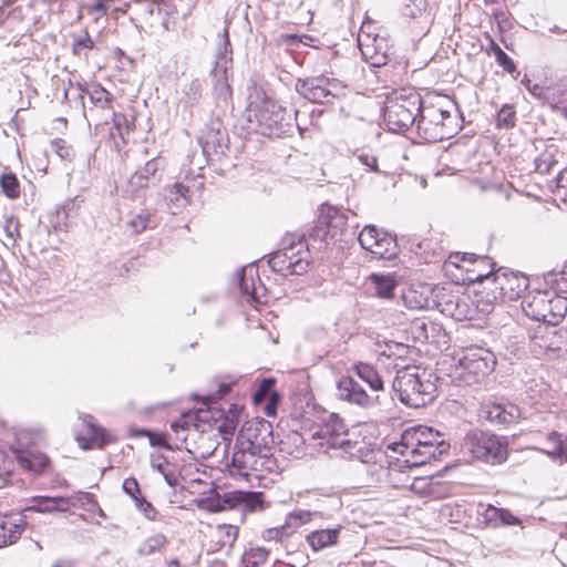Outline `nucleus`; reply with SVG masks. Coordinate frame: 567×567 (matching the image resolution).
I'll return each instance as SVG.
<instances>
[{"instance_id": "f257e3e1", "label": "nucleus", "mask_w": 567, "mask_h": 567, "mask_svg": "<svg viewBox=\"0 0 567 567\" xmlns=\"http://www.w3.org/2000/svg\"><path fill=\"white\" fill-rule=\"evenodd\" d=\"M319 449L332 457L358 458L363 463L372 460L369 444L355 433H351L343 420L337 414H329L312 433Z\"/></svg>"}, {"instance_id": "f03ea898", "label": "nucleus", "mask_w": 567, "mask_h": 567, "mask_svg": "<svg viewBox=\"0 0 567 567\" xmlns=\"http://www.w3.org/2000/svg\"><path fill=\"white\" fill-rule=\"evenodd\" d=\"M449 445L439 432L432 427L417 425L406 429L399 443L392 446L393 452L405 457L409 466H421L441 457Z\"/></svg>"}, {"instance_id": "7ed1b4c3", "label": "nucleus", "mask_w": 567, "mask_h": 567, "mask_svg": "<svg viewBox=\"0 0 567 567\" xmlns=\"http://www.w3.org/2000/svg\"><path fill=\"white\" fill-rule=\"evenodd\" d=\"M436 379L425 369L404 367L398 370L393 389L401 402L411 408H421L430 403L436 393Z\"/></svg>"}, {"instance_id": "20e7f679", "label": "nucleus", "mask_w": 567, "mask_h": 567, "mask_svg": "<svg viewBox=\"0 0 567 567\" xmlns=\"http://www.w3.org/2000/svg\"><path fill=\"white\" fill-rule=\"evenodd\" d=\"M471 282H484L486 291V300L483 303L482 311L488 312L489 307L497 301L516 300L527 289L528 279L522 274L497 271L494 275L477 272L471 269L468 276Z\"/></svg>"}, {"instance_id": "39448f33", "label": "nucleus", "mask_w": 567, "mask_h": 567, "mask_svg": "<svg viewBox=\"0 0 567 567\" xmlns=\"http://www.w3.org/2000/svg\"><path fill=\"white\" fill-rule=\"evenodd\" d=\"M310 251L303 235L287 234L280 248L272 252L268 264L270 268L282 276L303 275L310 267Z\"/></svg>"}, {"instance_id": "423d86ee", "label": "nucleus", "mask_w": 567, "mask_h": 567, "mask_svg": "<svg viewBox=\"0 0 567 567\" xmlns=\"http://www.w3.org/2000/svg\"><path fill=\"white\" fill-rule=\"evenodd\" d=\"M296 112L279 105L276 101L264 96L260 101H250L249 117L254 116L260 133L268 137H284L293 130Z\"/></svg>"}, {"instance_id": "0eeeda50", "label": "nucleus", "mask_w": 567, "mask_h": 567, "mask_svg": "<svg viewBox=\"0 0 567 567\" xmlns=\"http://www.w3.org/2000/svg\"><path fill=\"white\" fill-rule=\"evenodd\" d=\"M421 95L411 89H402L389 96L384 107L386 127L396 133L416 125L421 110Z\"/></svg>"}, {"instance_id": "6e6552de", "label": "nucleus", "mask_w": 567, "mask_h": 567, "mask_svg": "<svg viewBox=\"0 0 567 567\" xmlns=\"http://www.w3.org/2000/svg\"><path fill=\"white\" fill-rule=\"evenodd\" d=\"M457 128L456 116L450 111L433 104L421 103L416 130L422 140L429 143L447 140L454 136Z\"/></svg>"}, {"instance_id": "1a4fd4ad", "label": "nucleus", "mask_w": 567, "mask_h": 567, "mask_svg": "<svg viewBox=\"0 0 567 567\" xmlns=\"http://www.w3.org/2000/svg\"><path fill=\"white\" fill-rule=\"evenodd\" d=\"M496 363L494 354L481 347L464 349L453 368V377L465 385L478 383L488 375Z\"/></svg>"}, {"instance_id": "9d476101", "label": "nucleus", "mask_w": 567, "mask_h": 567, "mask_svg": "<svg viewBox=\"0 0 567 567\" xmlns=\"http://www.w3.org/2000/svg\"><path fill=\"white\" fill-rule=\"evenodd\" d=\"M527 317L546 324H557L567 312V298L555 291L539 290L528 293L522 303Z\"/></svg>"}, {"instance_id": "9b49d317", "label": "nucleus", "mask_w": 567, "mask_h": 567, "mask_svg": "<svg viewBox=\"0 0 567 567\" xmlns=\"http://www.w3.org/2000/svg\"><path fill=\"white\" fill-rule=\"evenodd\" d=\"M462 450L476 460L501 464L507 458L508 444L505 437L475 430L465 435Z\"/></svg>"}, {"instance_id": "f8f14e48", "label": "nucleus", "mask_w": 567, "mask_h": 567, "mask_svg": "<svg viewBox=\"0 0 567 567\" xmlns=\"http://www.w3.org/2000/svg\"><path fill=\"white\" fill-rule=\"evenodd\" d=\"M231 54L228 25L226 24L223 32L218 35L214 66L209 72L214 81V94L219 102L225 103L231 97V90L227 80L228 70L233 65Z\"/></svg>"}, {"instance_id": "ddd939ff", "label": "nucleus", "mask_w": 567, "mask_h": 567, "mask_svg": "<svg viewBox=\"0 0 567 567\" xmlns=\"http://www.w3.org/2000/svg\"><path fill=\"white\" fill-rule=\"evenodd\" d=\"M344 84L324 75L298 79L296 91L312 103H330L333 99L344 94Z\"/></svg>"}, {"instance_id": "4468645a", "label": "nucleus", "mask_w": 567, "mask_h": 567, "mask_svg": "<svg viewBox=\"0 0 567 567\" xmlns=\"http://www.w3.org/2000/svg\"><path fill=\"white\" fill-rule=\"evenodd\" d=\"M236 443L244 449L270 455L275 444L272 425L266 420L254 419L245 422L237 435Z\"/></svg>"}, {"instance_id": "2eb2a0df", "label": "nucleus", "mask_w": 567, "mask_h": 567, "mask_svg": "<svg viewBox=\"0 0 567 567\" xmlns=\"http://www.w3.org/2000/svg\"><path fill=\"white\" fill-rule=\"evenodd\" d=\"M358 240L363 249L379 259H391L398 254L396 238L373 225L363 227Z\"/></svg>"}, {"instance_id": "dca6fc26", "label": "nucleus", "mask_w": 567, "mask_h": 567, "mask_svg": "<svg viewBox=\"0 0 567 567\" xmlns=\"http://www.w3.org/2000/svg\"><path fill=\"white\" fill-rule=\"evenodd\" d=\"M269 454L257 453L256 450L241 449L239 444H235L229 472L233 476L248 477L250 472H261L269 468L267 465L271 463Z\"/></svg>"}, {"instance_id": "f3484780", "label": "nucleus", "mask_w": 567, "mask_h": 567, "mask_svg": "<svg viewBox=\"0 0 567 567\" xmlns=\"http://www.w3.org/2000/svg\"><path fill=\"white\" fill-rule=\"evenodd\" d=\"M369 28L365 23L362 24L359 35L358 45L363 59L372 66H382L388 61V43L384 38L373 35L365 29Z\"/></svg>"}, {"instance_id": "a211bd4d", "label": "nucleus", "mask_w": 567, "mask_h": 567, "mask_svg": "<svg viewBox=\"0 0 567 567\" xmlns=\"http://www.w3.org/2000/svg\"><path fill=\"white\" fill-rule=\"evenodd\" d=\"M533 346L545 352L559 353L567 351V329L557 324L539 327L532 338Z\"/></svg>"}, {"instance_id": "6ab92c4d", "label": "nucleus", "mask_w": 567, "mask_h": 567, "mask_svg": "<svg viewBox=\"0 0 567 567\" xmlns=\"http://www.w3.org/2000/svg\"><path fill=\"white\" fill-rule=\"evenodd\" d=\"M337 395L341 401L367 409L373 406L378 395L372 396L353 379L352 375L342 377L337 383Z\"/></svg>"}, {"instance_id": "aec40b11", "label": "nucleus", "mask_w": 567, "mask_h": 567, "mask_svg": "<svg viewBox=\"0 0 567 567\" xmlns=\"http://www.w3.org/2000/svg\"><path fill=\"white\" fill-rule=\"evenodd\" d=\"M84 431L81 432L76 440L83 450L102 449L111 442L115 441L105 429L100 427L93 422L91 415H86L83 419Z\"/></svg>"}, {"instance_id": "412c9836", "label": "nucleus", "mask_w": 567, "mask_h": 567, "mask_svg": "<svg viewBox=\"0 0 567 567\" xmlns=\"http://www.w3.org/2000/svg\"><path fill=\"white\" fill-rule=\"evenodd\" d=\"M449 264L456 268L464 269L467 274L466 279L471 275V269H475L477 272L494 275L492 271V262L488 257L481 256L472 252H454L449 257Z\"/></svg>"}, {"instance_id": "4be33fe9", "label": "nucleus", "mask_w": 567, "mask_h": 567, "mask_svg": "<svg viewBox=\"0 0 567 567\" xmlns=\"http://www.w3.org/2000/svg\"><path fill=\"white\" fill-rule=\"evenodd\" d=\"M484 417L496 424H512L519 420L520 409L511 402H493L484 406Z\"/></svg>"}, {"instance_id": "5701e85b", "label": "nucleus", "mask_w": 567, "mask_h": 567, "mask_svg": "<svg viewBox=\"0 0 567 567\" xmlns=\"http://www.w3.org/2000/svg\"><path fill=\"white\" fill-rule=\"evenodd\" d=\"M239 289L243 296L248 297L251 302H260L265 286L258 277V270L252 265L244 267L238 272Z\"/></svg>"}, {"instance_id": "b1692460", "label": "nucleus", "mask_w": 567, "mask_h": 567, "mask_svg": "<svg viewBox=\"0 0 567 567\" xmlns=\"http://www.w3.org/2000/svg\"><path fill=\"white\" fill-rule=\"evenodd\" d=\"M226 132L223 130V124L218 118L212 120L206 128L202 132L199 144L203 153L208 155L212 152H223L225 144Z\"/></svg>"}, {"instance_id": "393cba45", "label": "nucleus", "mask_w": 567, "mask_h": 567, "mask_svg": "<svg viewBox=\"0 0 567 567\" xmlns=\"http://www.w3.org/2000/svg\"><path fill=\"white\" fill-rule=\"evenodd\" d=\"M25 515L21 513L0 517V547L16 543L25 528Z\"/></svg>"}, {"instance_id": "a878e982", "label": "nucleus", "mask_w": 567, "mask_h": 567, "mask_svg": "<svg viewBox=\"0 0 567 567\" xmlns=\"http://www.w3.org/2000/svg\"><path fill=\"white\" fill-rule=\"evenodd\" d=\"M194 187L195 185L190 186L184 182H175L173 185L164 188V198L173 215H176L177 210L189 203Z\"/></svg>"}, {"instance_id": "bb28decb", "label": "nucleus", "mask_w": 567, "mask_h": 567, "mask_svg": "<svg viewBox=\"0 0 567 567\" xmlns=\"http://www.w3.org/2000/svg\"><path fill=\"white\" fill-rule=\"evenodd\" d=\"M71 506L68 497L63 496H35L32 498V505L24 512L54 513L66 512Z\"/></svg>"}, {"instance_id": "cd10ccee", "label": "nucleus", "mask_w": 567, "mask_h": 567, "mask_svg": "<svg viewBox=\"0 0 567 567\" xmlns=\"http://www.w3.org/2000/svg\"><path fill=\"white\" fill-rule=\"evenodd\" d=\"M320 214L322 217L327 218L326 221L331 241L341 240L343 233L348 228L347 216L338 208L331 206H323Z\"/></svg>"}, {"instance_id": "c85d7f7f", "label": "nucleus", "mask_w": 567, "mask_h": 567, "mask_svg": "<svg viewBox=\"0 0 567 567\" xmlns=\"http://www.w3.org/2000/svg\"><path fill=\"white\" fill-rule=\"evenodd\" d=\"M131 19L138 23L153 25L154 17L162 14V8L154 0H136L130 6Z\"/></svg>"}, {"instance_id": "c756f323", "label": "nucleus", "mask_w": 567, "mask_h": 567, "mask_svg": "<svg viewBox=\"0 0 567 567\" xmlns=\"http://www.w3.org/2000/svg\"><path fill=\"white\" fill-rule=\"evenodd\" d=\"M341 529L342 527L338 526L334 528L313 530L307 535L306 539L312 550L319 551L334 546L338 543Z\"/></svg>"}, {"instance_id": "7c9ffc66", "label": "nucleus", "mask_w": 567, "mask_h": 567, "mask_svg": "<svg viewBox=\"0 0 567 567\" xmlns=\"http://www.w3.org/2000/svg\"><path fill=\"white\" fill-rule=\"evenodd\" d=\"M351 371L365 382L372 391L383 390V380L373 365L358 362L352 365Z\"/></svg>"}, {"instance_id": "2f4dec72", "label": "nucleus", "mask_w": 567, "mask_h": 567, "mask_svg": "<svg viewBox=\"0 0 567 567\" xmlns=\"http://www.w3.org/2000/svg\"><path fill=\"white\" fill-rule=\"evenodd\" d=\"M370 281L374 285L375 295L380 298L390 299L398 286L394 274H371Z\"/></svg>"}, {"instance_id": "473e14b6", "label": "nucleus", "mask_w": 567, "mask_h": 567, "mask_svg": "<svg viewBox=\"0 0 567 567\" xmlns=\"http://www.w3.org/2000/svg\"><path fill=\"white\" fill-rule=\"evenodd\" d=\"M203 94V83L199 79H193L182 87L178 104L184 109H192L198 104Z\"/></svg>"}, {"instance_id": "72a5a7b5", "label": "nucleus", "mask_w": 567, "mask_h": 567, "mask_svg": "<svg viewBox=\"0 0 567 567\" xmlns=\"http://www.w3.org/2000/svg\"><path fill=\"white\" fill-rule=\"evenodd\" d=\"M538 450L551 457L565 458L567 461V440H563L561 435L555 431L546 435L544 446Z\"/></svg>"}, {"instance_id": "f704fd0d", "label": "nucleus", "mask_w": 567, "mask_h": 567, "mask_svg": "<svg viewBox=\"0 0 567 567\" xmlns=\"http://www.w3.org/2000/svg\"><path fill=\"white\" fill-rule=\"evenodd\" d=\"M558 148L550 144L535 158V169L540 174H547L557 164Z\"/></svg>"}, {"instance_id": "c9c22d12", "label": "nucleus", "mask_w": 567, "mask_h": 567, "mask_svg": "<svg viewBox=\"0 0 567 567\" xmlns=\"http://www.w3.org/2000/svg\"><path fill=\"white\" fill-rule=\"evenodd\" d=\"M167 544L168 539L165 535L155 534L142 542L136 549V553L138 556H151L156 553H161Z\"/></svg>"}, {"instance_id": "e433bc0d", "label": "nucleus", "mask_w": 567, "mask_h": 567, "mask_svg": "<svg viewBox=\"0 0 567 567\" xmlns=\"http://www.w3.org/2000/svg\"><path fill=\"white\" fill-rule=\"evenodd\" d=\"M82 93L89 96L94 106L101 109L110 107L111 94L101 84H91L83 89Z\"/></svg>"}, {"instance_id": "4c0bfd02", "label": "nucleus", "mask_w": 567, "mask_h": 567, "mask_svg": "<svg viewBox=\"0 0 567 567\" xmlns=\"http://www.w3.org/2000/svg\"><path fill=\"white\" fill-rule=\"evenodd\" d=\"M158 161L153 158L148 161L142 168L137 169L131 177L130 183L133 186L143 188L147 186L151 176H154L158 171Z\"/></svg>"}, {"instance_id": "58836bf2", "label": "nucleus", "mask_w": 567, "mask_h": 567, "mask_svg": "<svg viewBox=\"0 0 567 567\" xmlns=\"http://www.w3.org/2000/svg\"><path fill=\"white\" fill-rule=\"evenodd\" d=\"M488 54H493L496 62L507 72L513 73L516 70V65L513 60L501 49V47L491 40Z\"/></svg>"}, {"instance_id": "ea45409f", "label": "nucleus", "mask_w": 567, "mask_h": 567, "mask_svg": "<svg viewBox=\"0 0 567 567\" xmlns=\"http://www.w3.org/2000/svg\"><path fill=\"white\" fill-rule=\"evenodd\" d=\"M3 230L6 234L4 245L7 247H14L18 238L20 237V223L14 216L6 217Z\"/></svg>"}, {"instance_id": "a19ab883", "label": "nucleus", "mask_w": 567, "mask_h": 567, "mask_svg": "<svg viewBox=\"0 0 567 567\" xmlns=\"http://www.w3.org/2000/svg\"><path fill=\"white\" fill-rule=\"evenodd\" d=\"M150 220H151V214L142 210V212L135 214L134 216H132L126 221V229L132 235L141 234L142 231H144L147 228Z\"/></svg>"}, {"instance_id": "79ce46f5", "label": "nucleus", "mask_w": 567, "mask_h": 567, "mask_svg": "<svg viewBox=\"0 0 567 567\" xmlns=\"http://www.w3.org/2000/svg\"><path fill=\"white\" fill-rule=\"evenodd\" d=\"M482 511H478L477 514H478V517H481V523L485 526V527H491V528H497L499 527V507H496L494 505H486V506H482Z\"/></svg>"}, {"instance_id": "37998d69", "label": "nucleus", "mask_w": 567, "mask_h": 567, "mask_svg": "<svg viewBox=\"0 0 567 567\" xmlns=\"http://www.w3.org/2000/svg\"><path fill=\"white\" fill-rule=\"evenodd\" d=\"M0 187L4 195L11 199L19 197L20 195L18 178L12 173L2 174L0 176Z\"/></svg>"}, {"instance_id": "c03bdc74", "label": "nucleus", "mask_w": 567, "mask_h": 567, "mask_svg": "<svg viewBox=\"0 0 567 567\" xmlns=\"http://www.w3.org/2000/svg\"><path fill=\"white\" fill-rule=\"evenodd\" d=\"M218 542L223 547L231 548L238 537V527L223 524L217 527Z\"/></svg>"}, {"instance_id": "a18cd8bd", "label": "nucleus", "mask_w": 567, "mask_h": 567, "mask_svg": "<svg viewBox=\"0 0 567 567\" xmlns=\"http://www.w3.org/2000/svg\"><path fill=\"white\" fill-rule=\"evenodd\" d=\"M269 551L262 547L250 548L243 556V561L246 567H259L268 557Z\"/></svg>"}, {"instance_id": "49530a36", "label": "nucleus", "mask_w": 567, "mask_h": 567, "mask_svg": "<svg viewBox=\"0 0 567 567\" xmlns=\"http://www.w3.org/2000/svg\"><path fill=\"white\" fill-rule=\"evenodd\" d=\"M194 415L190 413L183 414L178 420L171 423V430L176 434V440L181 442H185L187 436L185 432L188 430L189 425H193Z\"/></svg>"}, {"instance_id": "de8ad7c7", "label": "nucleus", "mask_w": 567, "mask_h": 567, "mask_svg": "<svg viewBox=\"0 0 567 567\" xmlns=\"http://www.w3.org/2000/svg\"><path fill=\"white\" fill-rule=\"evenodd\" d=\"M516 123V112L513 106L505 104L498 111L496 116V124L499 128H512Z\"/></svg>"}, {"instance_id": "09e8293b", "label": "nucleus", "mask_w": 567, "mask_h": 567, "mask_svg": "<svg viewBox=\"0 0 567 567\" xmlns=\"http://www.w3.org/2000/svg\"><path fill=\"white\" fill-rule=\"evenodd\" d=\"M48 457L42 454H31L20 458V463L29 471L41 473L48 465Z\"/></svg>"}, {"instance_id": "8fccbe9b", "label": "nucleus", "mask_w": 567, "mask_h": 567, "mask_svg": "<svg viewBox=\"0 0 567 567\" xmlns=\"http://www.w3.org/2000/svg\"><path fill=\"white\" fill-rule=\"evenodd\" d=\"M216 425L218 431L221 433L224 440H228L235 433L238 424L237 416L235 414L225 415L220 420L216 419Z\"/></svg>"}, {"instance_id": "3c124183", "label": "nucleus", "mask_w": 567, "mask_h": 567, "mask_svg": "<svg viewBox=\"0 0 567 567\" xmlns=\"http://www.w3.org/2000/svg\"><path fill=\"white\" fill-rule=\"evenodd\" d=\"M326 220H327V218L322 217L321 214L318 216V218L310 231V237L313 240L326 241L327 244H329V241L331 239H330V233H329V228L327 226Z\"/></svg>"}, {"instance_id": "603ef678", "label": "nucleus", "mask_w": 567, "mask_h": 567, "mask_svg": "<svg viewBox=\"0 0 567 567\" xmlns=\"http://www.w3.org/2000/svg\"><path fill=\"white\" fill-rule=\"evenodd\" d=\"M275 385V379L267 378L262 379L261 382L258 384L257 390L254 393V401L256 404H259L264 402L267 398L271 395V393H275L272 391V388Z\"/></svg>"}, {"instance_id": "864d4df0", "label": "nucleus", "mask_w": 567, "mask_h": 567, "mask_svg": "<svg viewBox=\"0 0 567 567\" xmlns=\"http://www.w3.org/2000/svg\"><path fill=\"white\" fill-rule=\"evenodd\" d=\"M426 7V0H408L402 14L411 19L421 18Z\"/></svg>"}, {"instance_id": "5fc2aeb1", "label": "nucleus", "mask_w": 567, "mask_h": 567, "mask_svg": "<svg viewBox=\"0 0 567 567\" xmlns=\"http://www.w3.org/2000/svg\"><path fill=\"white\" fill-rule=\"evenodd\" d=\"M131 127L128 121L123 114H114L113 126L111 127V136H120L124 141V136L128 134Z\"/></svg>"}, {"instance_id": "6e6d98bb", "label": "nucleus", "mask_w": 567, "mask_h": 567, "mask_svg": "<svg viewBox=\"0 0 567 567\" xmlns=\"http://www.w3.org/2000/svg\"><path fill=\"white\" fill-rule=\"evenodd\" d=\"M93 47L94 41L86 31L82 35L73 38L72 49L75 55H82L83 51L92 50Z\"/></svg>"}, {"instance_id": "4d7b16f0", "label": "nucleus", "mask_w": 567, "mask_h": 567, "mask_svg": "<svg viewBox=\"0 0 567 567\" xmlns=\"http://www.w3.org/2000/svg\"><path fill=\"white\" fill-rule=\"evenodd\" d=\"M550 282L556 291L555 293H567V267L558 272H553L550 275Z\"/></svg>"}, {"instance_id": "13d9d810", "label": "nucleus", "mask_w": 567, "mask_h": 567, "mask_svg": "<svg viewBox=\"0 0 567 567\" xmlns=\"http://www.w3.org/2000/svg\"><path fill=\"white\" fill-rule=\"evenodd\" d=\"M529 390L532 392L530 399L534 400V403L536 405H539L540 408H544L545 403L543 401L547 400V398L549 396V385L542 381L539 390L535 391L532 384L529 385Z\"/></svg>"}, {"instance_id": "bf43d9fd", "label": "nucleus", "mask_w": 567, "mask_h": 567, "mask_svg": "<svg viewBox=\"0 0 567 567\" xmlns=\"http://www.w3.org/2000/svg\"><path fill=\"white\" fill-rule=\"evenodd\" d=\"M136 508L147 518L155 519L157 511L155 507L143 496L137 497L135 501Z\"/></svg>"}, {"instance_id": "052dcab7", "label": "nucleus", "mask_w": 567, "mask_h": 567, "mask_svg": "<svg viewBox=\"0 0 567 567\" xmlns=\"http://www.w3.org/2000/svg\"><path fill=\"white\" fill-rule=\"evenodd\" d=\"M51 151L62 159L69 158L71 155V148L66 145L65 141L61 138L51 142Z\"/></svg>"}, {"instance_id": "680f3d73", "label": "nucleus", "mask_w": 567, "mask_h": 567, "mask_svg": "<svg viewBox=\"0 0 567 567\" xmlns=\"http://www.w3.org/2000/svg\"><path fill=\"white\" fill-rule=\"evenodd\" d=\"M203 176L200 174H194L190 171L182 172V176L177 182H184L185 184H189L190 186L195 185L194 190H199L203 187L202 179Z\"/></svg>"}, {"instance_id": "e2e57ef3", "label": "nucleus", "mask_w": 567, "mask_h": 567, "mask_svg": "<svg viewBox=\"0 0 567 567\" xmlns=\"http://www.w3.org/2000/svg\"><path fill=\"white\" fill-rule=\"evenodd\" d=\"M12 474V462L6 461L3 453L0 452V487H2Z\"/></svg>"}, {"instance_id": "0e129e2a", "label": "nucleus", "mask_w": 567, "mask_h": 567, "mask_svg": "<svg viewBox=\"0 0 567 567\" xmlns=\"http://www.w3.org/2000/svg\"><path fill=\"white\" fill-rule=\"evenodd\" d=\"M123 491L135 501L141 496L140 486L134 477H128L123 482Z\"/></svg>"}, {"instance_id": "69168bd1", "label": "nucleus", "mask_w": 567, "mask_h": 567, "mask_svg": "<svg viewBox=\"0 0 567 567\" xmlns=\"http://www.w3.org/2000/svg\"><path fill=\"white\" fill-rule=\"evenodd\" d=\"M499 526H514L520 525V519L516 517L509 509L501 508L499 509Z\"/></svg>"}, {"instance_id": "338daca9", "label": "nucleus", "mask_w": 567, "mask_h": 567, "mask_svg": "<svg viewBox=\"0 0 567 567\" xmlns=\"http://www.w3.org/2000/svg\"><path fill=\"white\" fill-rule=\"evenodd\" d=\"M70 206V204L68 205H63L61 206L60 208L56 209V217H58V223L54 225V228L56 230H64L66 228V219H68V207Z\"/></svg>"}, {"instance_id": "774afa93", "label": "nucleus", "mask_w": 567, "mask_h": 567, "mask_svg": "<svg viewBox=\"0 0 567 567\" xmlns=\"http://www.w3.org/2000/svg\"><path fill=\"white\" fill-rule=\"evenodd\" d=\"M285 535L284 528H269L262 533V538L267 542L281 540Z\"/></svg>"}]
</instances>
